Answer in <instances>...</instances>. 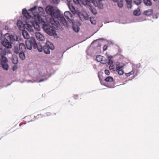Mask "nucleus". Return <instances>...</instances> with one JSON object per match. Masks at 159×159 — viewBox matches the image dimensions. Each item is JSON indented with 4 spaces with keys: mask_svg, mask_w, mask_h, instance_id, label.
<instances>
[{
    "mask_svg": "<svg viewBox=\"0 0 159 159\" xmlns=\"http://www.w3.org/2000/svg\"><path fill=\"white\" fill-rule=\"evenodd\" d=\"M44 30L49 35H56L55 28L53 26L49 25L44 24L43 25Z\"/></svg>",
    "mask_w": 159,
    "mask_h": 159,
    "instance_id": "obj_4",
    "label": "nucleus"
},
{
    "mask_svg": "<svg viewBox=\"0 0 159 159\" xmlns=\"http://www.w3.org/2000/svg\"><path fill=\"white\" fill-rule=\"evenodd\" d=\"M50 1L55 4H58L60 1V0H50Z\"/></svg>",
    "mask_w": 159,
    "mask_h": 159,
    "instance_id": "obj_35",
    "label": "nucleus"
},
{
    "mask_svg": "<svg viewBox=\"0 0 159 159\" xmlns=\"http://www.w3.org/2000/svg\"><path fill=\"white\" fill-rule=\"evenodd\" d=\"M35 35L37 39L39 40L43 41L44 39V36L39 32L36 33Z\"/></svg>",
    "mask_w": 159,
    "mask_h": 159,
    "instance_id": "obj_12",
    "label": "nucleus"
},
{
    "mask_svg": "<svg viewBox=\"0 0 159 159\" xmlns=\"http://www.w3.org/2000/svg\"><path fill=\"white\" fill-rule=\"evenodd\" d=\"M116 71L118 72V74L120 75H123L124 73V71L123 69V66H116Z\"/></svg>",
    "mask_w": 159,
    "mask_h": 159,
    "instance_id": "obj_15",
    "label": "nucleus"
},
{
    "mask_svg": "<svg viewBox=\"0 0 159 159\" xmlns=\"http://www.w3.org/2000/svg\"><path fill=\"white\" fill-rule=\"evenodd\" d=\"M134 72V70L133 69L130 72L126 73V75L127 76H129L132 75H133Z\"/></svg>",
    "mask_w": 159,
    "mask_h": 159,
    "instance_id": "obj_31",
    "label": "nucleus"
},
{
    "mask_svg": "<svg viewBox=\"0 0 159 159\" xmlns=\"http://www.w3.org/2000/svg\"><path fill=\"white\" fill-rule=\"evenodd\" d=\"M22 13L24 16L27 19L30 18L32 17L30 15V13H29L25 8L22 10Z\"/></svg>",
    "mask_w": 159,
    "mask_h": 159,
    "instance_id": "obj_10",
    "label": "nucleus"
},
{
    "mask_svg": "<svg viewBox=\"0 0 159 159\" xmlns=\"http://www.w3.org/2000/svg\"><path fill=\"white\" fill-rule=\"evenodd\" d=\"M12 62L14 64H16L18 62V57L16 56H13L11 59Z\"/></svg>",
    "mask_w": 159,
    "mask_h": 159,
    "instance_id": "obj_19",
    "label": "nucleus"
},
{
    "mask_svg": "<svg viewBox=\"0 0 159 159\" xmlns=\"http://www.w3.org/2000/svg\"><path fill=\"white\" fill-rule=\"evenodd\" d=\"M37 8V7L36 6H34L33 7L31 8L28 11L30 12H33L34 10H35Z\"/></svg>",
    "mask_w": 159,
    "mask_h": 159,
    "instance_id": "obj_36",
    "label": "nucleus"
},
{
    "mask_svg": "<svg viewBox=\"0 0 159 159\" xmlns=\"http://www.w3.org/2000/svg\"><path fill=\"white\" fill-rule=\"evenodd\" d=\"M134 72V70L133 69L130 72L126 73V75L127 76H129L132 75H133Z\"/></svg>",
    "mask_w": 159,
    "mask_h": 159,
    "instance_id": "obj_30",
    "label": "nucleus"
},
{
    "mask_svg": "<svg viewBox=\"0 0 159 159\" xmlns=\"http://www.w3.org/2000/svg\"><path fill=\"white\" fill-rule=\"evenodd\" d=\"M22 35L25 39H26V40H30V35L25 30H23L22 31Z\"/></svg>",
    "mask_w": 159,
    "mask_h": 159,
    "instance_id": "obj_14",
    "label": "nucleus"
},
{
    "mask_svg": "<svg viewBox=\"0 0 159 159\" xmlns=\"http://www.w3.org/2000/svg\"><path fill=\"white\" fill-rule=\"evenodd\" d=\"M127 3V6L128 8H130L132 7V0H125Z\"/></svg>",
    "mask_w": 159,
    "mask_h": 159,
    "instance_id": "obj_24",
    "label": "nucleus"
},
{
    "mask_svg": "<svg viewBox=\"0 0 159 159\" xmlns=\"http://www.w3.org/2000/svg\"><path fill=\"white\" fill-rule=\"evenodd\" d=\"M139 8H138L137 10H134L133 12V14L135 16H138L140 14L139 13Z\"/></svg>",
    "mask_w": 159,
    "mask_h": 159,
    "instance_id": "obj_27",
    "label": "nucleus"
},
{
    "mask_svg": "<svg viewBox=\"0 0 159 159\" xmlns=\"http://www.w3.org/2000/svg\"><path fill=\"white\" fill-rule=\"evenodd\" d=\"M16 70V69H15V67H13V70Z\"/></svg>",
    "mask_w": 159,
    "mask_h": 159,
    "instance_id": "obj_48",
    "label": "nucleus"
},
{
    "mask_svg": "<svg viewBox=\"0 0 159 159\" xmlns=\"http://www.w3.org/2000/svg\"><path fill=\"white\" fill-rule=\"evenodd\" d=\"M109 68L110 69H112L114 68L113 67V66L112 65V66H109Z\"/></svg>",
    "mask_w": 159,
    "mask_h": 159,
    "instance_id": "obj_43",
    "label": "nucleus"
},
{
    "mask_svg": "<svg viewBox=\"0 0 159 159\" xmlns=\"http://www.w3.org/2000/svg\"><path fill=\"white\" fill-rule=\"evenodd\" d=\"M54 48V47L53 45L48 41L46 43V45L43 46V50L45 53L48 54L50 53L49 49L53 50Z\"/></svg>",
    "mask_w": 159,
    "mask_h": 159,
    "instance_id": "obj_6",
    "label": "nucleus"
},
{
    "mask_svg": "<svg viewBox=\"0 0 159 159\" xmlns=\"http://www.w3.org/2000/svg\"><path fill=\"white\" fill-rule=\"evenodd\" d=\"M64 16L66 18L68 21H71V19L72 18V15L70 12V11H67L65 12Z\"/></svg>",
    "mask_w": 159,
    "mask_h": 159,
    "instance_id": "obj_11",
    "label": "nucleus"
},
{
    "mask_svg": "<svg viewBox=\"0 0 159 159\" xmlns=\"http://www.w3.org/2000/svg\"><path fill=\"white\" fill-rule=\"evenodd\" d=\"M46 12L50 15L52 17L59 19L61 23L63 25L67 26V22L64 17L61 14L59 10H55L53 7L48 6L46 8Z\"/></svg>",
    "mask_w": 159,
    "mask_h": 159,
    "instance_id": "obj_1",
    "label": "nucleus"
},
{
    "mask_svg": "<svg viewBox=\"0 0 159 159\" xmlns=\"http://www.w3.org/2000/svg\"><path fill=\"white\" fill-rule=\"evenodd\" d=\"M3 51V47L2 46H0V53Z\"/></svg>",
    "mask_w": 159,
    "mask_h": 159,
    "instance_id": "obj_40",
    "label": "nucleus"
},
{
    "mask_svg": "<svg viewBox=\"0 0 159 159\" xmlns=\"http://www.w3.org/2000/svg\"><path fill=\"white\" fill-rule=\"evenodd\" d=\"M44 81V80L43 79H41L38 81V82L40 83Z\"/></svg>",
    "mask_w": 159,
    "mask_h": 159,
    "instance_id": "obj_42",
    "label": "nucleus"
},
{
    "mask_svg": "<svg viewBox=\"0 0 159 159\" xmlns=\"http://www.w3.org/2000/svg\"><path fill=\"white\" fill-rule=\"evenodd\" d=\"M24 119L28 122H29L33 121L31 118V116H26L24 118Z\"/></svg>",
    "mask_w": 159,
    "mask_h": 159,
    "instance_id": "obj_25",
    "label": "nucleus"
},
{
    "mask_svg": "<svg viewBox=\"0 0 159 159\" xmlns=\"http://www.w3.org/2000/svg\"><path fill=\"white\" fill-rule=\"evenodd\" d=\"M27 47L26 45L23 43H20L19 44V47H16L14 49V52L16 54L19 53L20 52H26Z\"/></svg>",
    "mask_w": 159,
    "mask_h": 159,
    "instance_id": "obj_5",
    "label": "nucleus"
},
{
    "mask_svg": "<svg viewBox=\"0 0 159 159\" xmlns=\"http://www.w3.org/2000/svg\"><path fill=\"white\" fill-rule=\"evenodd\" d=\"M50 21L52 25H53L55 26H58V24L59 23V22L58 21H56L54 19H51Z\"/></svg>",
    "mask_w": 159,
    "mask_h": 159,
    "instance_id": "obj_22",
    "label": "nucleus"
},
{
    "mask_svg": "<svg viewBox=\"0 0 159 159\" xmlns=\"http://www.w3.org/2000/svg\"><path fill=\"white\" fill-rule=\"evenodd\" d=\"M67 4L72 13L74 14H75L76 13V11L72 4L70 2H68Z\"/></svg>",
    "mask_w": 159,
    "mask_h": 159,
    "instance_id": "obj_13",
    "label": "nucleus"
},
{
    "mask_svg": "<svg viewBox=\"0 0 159 159\" xmlns=\"http://www.w3.org/2000/svg\"><path fill=\"white\" fill-rule=\"evenodd\" d=\"M95 0H73L76 4H79L80 6L86 5L88 4L89 2H93Z\"/></svg>",
    "mask_w": 159,
    "mask_h": 159,
    "instance_id": "obj_7",
    "label": "nucleus"
},
{
    "mask_svg": "<svg viewBox=\"0 0 159 159\" xmlns=\"http://www.w3.org/2000/svg\"><path fill=\"white\" fill-rule=\"evenodd\" d=\"M109 58V59H111L112 58V57L111 56H109L108 57Z\"/></svg>",
    "mask_w": 159,
    "mask_h": 159,
    "instance_id": "obj_45",
    "label": "nucleus"
},
{
    "mask_svg": "<svg viewBox=\"0 0 159 159\" xmlns=\"http://www.w3.org/2000/svg\"><path fill=\"white\" fill-rule=\"evenodd\" d=\"M15 40L14 36L12 35L7 33L5 34L4 36V39L2 41L3 45L7 48H10L12 47V41Z\"/></svg>",
    "mask_w": 159,
    "mask_h": 159,
    "instance_id": "obj_3",
    "label": "nucleus"
},
{
    "mask_svg": "<svg viewBox=\"0 0 159 159\" xmlns=\"http://www.w3.org/2000/svg\"><path fill=\"white\" fill-rule=\"evenodd\" d=\"M96 59L97 61L99 62L102 64H106L107 62V60L105 57L100 55L97 56Z\"/></svg>",
    "mask_w": 159,
    "mask_h": 159,
    "instance_id": "obj_8",
    "label": "nucleus"
},
{
    "mask_svg": "<svg viewBox=\"0 0 159 159\" xmlns=\"http://www.w3.org/2000/svg\"><path fill=\"white\" fill-rule=\"evenodd\" d=\"M17 25L18 27V28L20 30H23V25L21 21H18L17 22Z\"/></svg>",
    "mask_w": 159,
    "mask_h": 159,
    "instance_id": "obj_17",
    "label": "nucleus"
},
{
    "mask_svg": "<svg viewBox=\"0 0 159 159\" xmlns=\"http://www.w3.org/2000/svg\"><path fill=\"white\" fill-rule=\"evenodd\" d=\"M118 6L120 7H122L123 6V2L122 0H118L117 2Z\"/></svg>",
    "mask_w": 159,
    "mask_h": 159,
    "instance_id": "obj_26",
    "label": "nucleus"
},
{
    "mask_svg": "<svg viewBox=\"0 0 159 159\" xmlns=\"http://www.w3.org/2000/svg\"><path fill=\"white\" fill-rule=\"evenodd\" d=\"M20 52L19 53V56L20 57L22 60H24L25 58V56L24 52Z\"/></svg>",
    "mask_w": 159,
    "mask_h": 159,
    "instance_id": "obj_23",
    "label": "nucleus"
},
{
    "mask_svg": "<svg viewBox=\"0 0 159 159\" xmlns=\"http://www.w3.org/2000/svg\"><path fill=\"white\" fill-rule=\"evenodd\" d=\"M42 116H43V115H41V114H40V115H38L37 116H36V117H41Z\"/></svg>",
    "mask_w": 159,
    "mask_h": 159,
    "instance_id": "obj_41",
    "label": "nucleus"
},
{
    "mask_svg": "<svg viewBox=\"0 0 159 159\" xmlns=\"http://www.w3.org/2000/svg\"><path fill=\"white\" fill-rule=\"evenodd\" d=\"M97 4L98 7L100 9H102L103 8V5L102 3L99 2L98 3H97Z\"/></svg>",
    "mask_w": 159,
    "mask_h": 159,
    "instance_id": "obj_32",
    "label": "nucleus"
},
{
    "mask_svg": "<svg viewBox=\"0 0 159 159\" xmlns=\"http://www.w3.org/2000/svg\"><path fill=\"white\" fill-rule=\"evenodd\" d=\"M72 28L74 31L75 32H78L79 31V28L77 26H76V27H75L74 26H72Z\"/></svg>",
    "mask_w": 159,
    "mask_h": 159,
    "instance_id": "obj_34",
    "label": "nucleus"
},
{
    "mask_svg": "<svg viewBox=\"0 0 159 159\" xmlns=\"http://www.w3.org/2000/svg\"><path fill=\"white\" fill-rule=\"evenodd\" d=\"M153 1L155 2H156V1H158V0H153Z\"/></svg>",
    "mask_w": 159,
    "mask_h": 159,
    "instance_id": "obj_51",
    "label": "nucleus"
},
{
    "mask_svg": "<svg viewBox=\"0 0 159 159\" xmlns=\"http://www.w3.org/2000/svg\"><path fill=\"white\" fill-rule=\"evenodd\" d=\"M105 74L107 75H108L110 74V72L108 70H105Z\"/></svg>",
    "mask_w": 159,
    "mask_h": 159,
    "instance_id": "obj_37",
    "label": "nucleus"
},
{
    "mask_svg": "<svg viewBox=\"0 0 159 159\" xmlns=\"http://www.w3.org/2000/svg\"><path fill=\"white\" fill-rule=\"evenodd\" d=\"M1 65L3 69L6 70H8L9 66L7 63L2 62L1 63Z\"/></svg>",
    "mask_w": 159,
    "mask_h": 159,
    "instance_id": "obj_18",
    "label": "nucleus"
},
{
    "mask_svg": "<svg viewBox=\"0 0 159 159\" xmlns=\"http://www.w3.org/2000/svg\"><path fill=\"white\" fill-rule=\"evenodd\" d=\"M39 9H43V8L41 7H39Z\"/></svg>",
    "mask_w": 159,
    "mask_h": 159,
    "instance_id": "obj_49",
    "label": "nucleus"
},
{
    "mask_svg": "<svg viewBox=\"0 0 159 159\" xmlns=\"http://www.w3.org/2000/svg\"><path fill=\"white\" fill-rule=\"evenodd\" d=\"M113 63L112 61L111 60L109 59L108 62V63L109 64L112 65Z\"/></svg>",
    "mask_w": 159,
    "mask_h": 159,
    "instance_id": "obj_39",
    "label": "nucleus"
},
{
    "mask_svg": "<svg viewBox=\"0 0 159 159\" xmlns=\"http://www.w3.org/2000/svg\"><path fill=\"white\" fill-rule=\"evenodd\" d=\"M107 48V46L106 45H105L103 47V50L104 51H106Z\"/></svg>",
    "mask_w": 159,
    "mask_h": 159,
    "instance_id": "obj_38",
    "label": "nucleus"
},
{
    "mask_svg": "<svg viewBox=\"0 0 159 159\" xmlns=\"http://www.w3.org/2000/svg\"><path fill=\"white\" fill-rule=\"evenodd\" d=\"M114 2H116L117 1V0H112Z\"/></svg>",
    "mask_w": 159,
    "mask_h": 159,
    "instance_id": "obj_47",
    "label": "nucleus"
},
{
    "mask_svg": "<svg viewBox=\"0 0 159 159\" xmlns=\"http://www.w3.org/2000/svg\"><path fill=\"white\" fill-rule=\"evenodd\" d=\"M36 26L37 27H38V28H39V25H38V24H37L36 23Z\"/></svg>",
    "mask_w": 159,
    "mask_h": 159,
    "instance_id": "obj_46",
    "label": "nucleus"
},
{
    "mask_svg": "<svg viewBox=\"0 0 159 159\" xmlns=\"http://www.w3.org/2000/svg\"><path fill=\"white\" fill-rule=\"evenodd\" d=\"M143 2L144 4L147 6H150L152 4L150 0H143Z\"/></svg>",
    "mask_w": 159,
    "mask_h": 159,
    "instance_id": "obj_21",
    "label": "nucleus"
},
{
    "mask_svg": "<svg viewBox=\"0 0 159 159\" xmlns=\"http://www.w3.org/2000/svg\"><path fill=\"white\" fill-rule=\"evenodd\" d=\"M90 9L91 12L94 15H96L97 13V10L94 8H93L92 7H90Z\"/></svg>",
    "mask_w": 159,
    "mask_h": 159,
    "instance_id": "obj_28",
    "label": "nucleus"
},
{
    "mask_svg": "<svg viewBox=\"0 0 159 159\" xmlns=\"http://www.w3.org/2000/svg\"><path fill=\"white\" fill-rule=\"evenodd\" d=\"M90 20L92 24H95L96 23V20H94L93 17H90Z\"/></svg>",
    "mask_w": 159,
    "mask_h": 159,
    "instance_id": "obj_29",
    "label": "nucleus"
},
{
    "mask_svg": "<svg viewBox=\"0 0 159 159\" xmlns=\"http://www.w3.org/2000/svg\"><path fill=\"white\" fill-rule=\"evenodd\" d=\"M26 124V123H21L20 124V126H21L23 124Z\"/></svg>",
    "mask_w": 159,
    "mask_h": 159,
    "instance_id": "obj_44",
    "label": "nucleus"
},
{
    "mask_svg": "<svg viewBox=\"0 0 159 159\" xmlns=\"http://www.w3.org/2000/svg\"><path fill=\"white\" fill-rule=\"evenodd\" d=\"M25 43L27 49L28 50H31L33 47L34 49L37 48L39 52H41L43 51V46L40 43L37 44L34 38L33 37H31L30 40H26Z\"/></svg>",
    "mask_w": 159,
    "mask_h": 159,
    "instance_id": "obj_2",
    "label": "nucleus"
},
{
    "mask_svg": "<svg viewBox=\"0 0 159 159\" xmlns=\"http://www.w3.org/2000/svg\"><path fill=\"white\" fill-rule=\"evenodd\" d=\"M113 79L111 76H108L105 79L104 81L108 83L113 82Z\"/></svg>",
    "mask_w": 159,
    "mask_h": 159,
    "instance_id": "obj_20",
    "label": "nucleus"
},
{
    "mask_svg": "<svg viewBox=\"0 0 159 159\" xmlns=\"http://www.w3.org/2000/svg\"><path fill=\"white\" fill-rule=\"evenodd\" d=\"M68 2H70L71 0H66Z\"/></svg>",
    "mask_w": 159,
    "mask_h": 159,
    "instance_id": "obj_50",
    "label": "nucleus"
},
{
    "mask_svg": "<svg viewBox=\"0 0 159 159\" xmlns=\"http://www.w3.org/2000/svg\"><path fill=\"white\" fill-rule=\"evenodd\" d=\"M24 26L28 31L30 32H32L33 31L34 28H35V26L33 24L32 25H30L28 24H26L24 25Z\"/></svg>",
    "mask_w": 159,
    "mask_h": 159,
    "instance_id": "obj_9",
    "label": "nucleus"
},
{
    "mask_svg": "<svg viewBox=\"0 0 159 159\" xmlns=\"http://www.w3.org/2000/svg\"><path fill=\"white\" fill-rule=\"evenodd\" d=\"M152 13L153 11L151 9H148V10L145 11L143 12L144 15L148 16H150L152 15Z\"/></svg>",
    "mask_w": 159,
    "mask_h": 159,
    "instance_id": "obj_16",
    "label": "nucleus"
},
{
    "mask_svg": "<svg viewBox=\"0 0 159 159\" xmlns=\"http://www.w3.org/2000/svg\"><path fill=\"white\" fill-rule=\"evenodd\" d=\"M141 0H134V2L137 5L140 4L141 3Z\"/></svg>",
    "mask_w": 159,
    "mask_h": 159,
    "instance_id": "obj_33",
    "label": "nucleus"
}]
</instances>
